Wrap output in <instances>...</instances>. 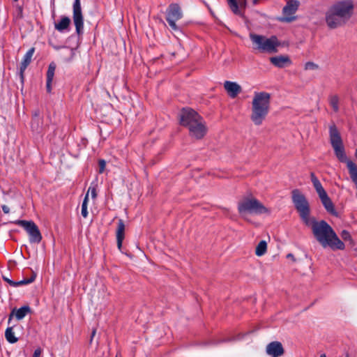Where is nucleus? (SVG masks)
Here are the masks:
<instances>
[{
    "mask_svg": "<svg viewBox=\"0 0 357 357\" xmlns=\"http://www.w3.org/2000/svg\"><path fill=\"white\" fill-rule=\"evenodd\" d=\"M292 202L299 213L303 222L310 227L315 239L323 248L329 247L333 250H343L344 243L340 239L332 227L325 220L317 221L314 218H310V208L305 196L298 189L291 192Z\"/></svg>",
    "mask_w": 357,
    "mask_h": 357,
    "instance_id": "nucleus-1",
    "label": "nucleus"
},
{
    "mask_svg": "<svg viewBox=\"0 0 357 357\" xmlns=\"http://www.w3.org/2000/svg\"><path fill=\"white\" fill-rule=\"evenodd\" d=\"M354 5L351 1H342L333 4L325 14L326 25L331 29L344 26L353 15Z\"/></svg>",
    "mask_w": 357,
    "mask_h": 357,
    "instance_id": "nucleus-2",
    "label": "nucleus"
},
{
    "mask_svg": "<svg viewBox=\"0 0 357 357\" xmlns=\"http://www.w3.org/2000/svg\"><path fill=\"white\" fill-rule=\"evenodd\" d=\"M180 124L188 129L190 137L202 139L207 132V127L203 117L191 108H183L180 114Z\"/></svg>",
    "mask_w": 357,
    "mask_h": 357,
    "instance_id": "nucleus-3",
    "label": "nucleus"
},
{
    "mask_svg": "<svg viewBox=\"0 0 357 357\" xmlns=\"http://www.w3.org/2000/svg\"><path fill=\"white\" fill-rule=\"evenodd\" d=\"M271 95L266 92L255 93L252 102L250 119L256 126H260L268 114Z\"/></svg>",
    "mask_w": 357,
    "mask_h": 357,
    "instance_id": "nucleus-4",
    "label": "nucleus"
},
{
    "mask_svg": "<svg viewBox=\"0 0 357 357\" xmlns=\"http://www.w3.org/2000/svg\"><path fill=\"white\" fill-rule=\"evenodd\" d=\"M250 38L252 43L253 49L261 53H276L278 52V47L280 45L279 40L275 36L267 38L262 35L250 33Z\"/></svg>",
    "mask_w": 357,
    "mask_h": 357,
    "instance_id": "nucleus-5",
    "label": "nucleus"
},
{
    "mask_svg": "<svg viewBox=\"0 0 357 357\" xmlns=\"http://www.w3.org/2000/svg\"><path fill=\"white\" fill-rule=\"evenodd\" d=\"M238 211L243 217L247 213L256 215L270 213V210L253 197H245L239 201Z\"/></svg>",
    "mask_w": 357,
    "mask_h": 357,
    "instance_id": "nucleus-6",
    "label": "nucleus"
},
{
    "mask_svg": "<svg viewBox=\"0 0 357 357\" xmlns=\"http://www.w3.org/2000/svg\"><path fill=\"white\" fill-rule=\"evenodd\" d=\"M183 13L178 3H171L166 11V20L171 29L174 31H178L179 28L176 24V22L181 19Z\"/></svg>",
    "mask_w": 357,
    "mask_h": 357,
    "instance_id": "nucleus-7",
    "label": "nucleus"
},
{
    "mask_svg": "<svg viewBox=\"0 0 357 357\" xmlns=\"http://www.w3.org/2000/svg\"><path fill=\"white\" fill-rule=\"evenodd\" d=\"M24 229L29 235L31 243H38L41 241L42 235L38 226L33 221L24 220Z\"/></svg>",
    "mask_w": 357,
    "mask_h": 357,
    "instance_id": "nucleus-8",
    "label": "nucleus"
},
{
    "mask_svg": "<svg viewBox=\"0 0 357 357\" xmlns=\"http://www.w3.org/2000/svg\"><path fill=\"white\" fill-rule=\"evenodd\" d=\"M73 22L76 32L80 34L84 26V19L82 13L80 0H75L73 3Z\"/></svg>",
    "mask_w": 357,
    "mask_h": 357,
    "instance_id": "nucleus-9",
    "label": "nucleus"
},
{
    "mask_svg": "<svg viewBox=\"0 0 357 357\" xmlns=\"http://www.w3.org/2000/svg\"><path fill=\"white\" fill-rule=\"evenodd\" d=\"M299 6V1L297 0H289L282 9L284 17L281 20L282 22H291L295 20L292 15L296 12Z\"/></svg>",
    "mask_w": 357,
    "mask_h": 357,
    "instance_id": "nucleus-10",
    "label": "nucleus"
},
{
    "mask_svg": "<svg viewBox=\"0 0 357 357\" xmlns=\"http://www.w3.org/2000/svg\"><path fill=\"white\" fill-rule=\"evenodd\" d=\"M228 6L231 12L241 17H244L243 10H245L248 6V0H240L238 3L237 0H227Z\"/></svg>",
    "mask_w": 357,
    "mask_h": 357,
    "instance_id": "nucleus-11",
    "label": "nucleus"
},
{
    "mask_svg": "<svg viewBox=\"0 0 357 357\" xmlns=\"http://www.w3.org/2000/svg\"><path fill=\"white\" fill-rule=\"evenodd\" d=\"M266 354L271 357H280L284 353V349L280 342L273 341L267 344Z\"/></svg>",
    "mask_w": 357,
    "mask_h": 357,
    "instance_id": "nucleus-12",
    "label": "nucleus"
},
{
    "mask_svg": "<svg viewBox=\"0 0 357 357\" xmlns=\"http://www.w3.org/2000/svg\"><path fill=\"white\" fill-rule=\"evenodd\" d=\"M224 88L231 98H235L242 91V88L238 84L231 81H225Z\"/></svg>",
    "mask_w": 357,
    "mask_h": 357,
    "instance_id": "nucleus-13",
    "label": "nucleus"
},
{
    "mask_svg": "<svg viewBox=\"0 0 357 357\" xmlns=\"http://www.w3.org/2000/svg\"><path fill=\"white\" fill-rule=\"evenodd\" d=\"M270 62L277 68H282L291 64V61L287 55H279L270 58Z\"/></svg>",
    "mask_w": 357,
    "mask_h": 357,
    "instance_id": "nucleus-14",
    "label": "nucleus"
},
{
    "mask_svg": "<svg viewBox=\"0 0 357 357\" xmlns=\"http://www.w3.org/2000/svg\"><path fill=\"white\" fill-rule=\"evenodd\" d=\"M116 236L117 247L119 250H121L122 248L123 241L125 237V224L123 220L121 219H119L118 221Z\"/></svg>",
    "mask_w": 357,
    "mask_h": 357,
    "instance_id": "nucleus-15",
    "label": "nucleus"
},
{
    "mask_svg": "<svg viewBox=\"0 0 357 357\" xmlns=\"http://www.w3.org/2000/svg\"><path fill=\"white\" fill-rule=\"evenodd\" d=\"M56 70V65L54 63H51L49 66L47 71V83H46V88L47 91L48 93L51 92L52 90V82L53 80L54 76V72Z\"/></svg>",
    "mask_w": 357,
    "mask_h": 357,
    "instance_id": "nucleus-16",
    "label": "nucleus"
},
{
    "mask_svg": "<svg viewBox=\"0 0 357 357\" xmlns=\"http://www.w3.org/2000/svg\"><path fill=\"white\" fill-rule=\"evenodd\" d=\"M70 20L68 17L63 16L61 20L55 24V29L59 32H63L67 30L70 26Z\"/></svg>",
    "mask_w": 357,
    "mask_h": 357,
    "instance_id": "nucleus-17",
    "label": "nucleus"
},
{
    "mask_svg": "<svg viewBox=\"0 0 357 357\" xmlns=\"http://www.w3.org/2000/svg\"><path fill=\"white\" fill-rule=\"evenodd\" d=\"M321 202L326 208V210L331 214H335V211L334 208V205L330 199V197L328 196V195L324 196L323 197L320 198Z\"/></svg>",
    "mask_w": 357,
    "mask_h": 357,
    "instance_id": "nucleus-18",
    "label": "nucleus"
},
{
    "mask_svg": "<svg viewBox=\"0 0 357 357\" xmlns=\"http://www.w3.org/2000/svg\"><path fill=\"white\" fill-rule=\"evenodd\" d=\"M267 250V243L265 241H261L256 247L255 255L257 256L264 255Z\"/></svg>",
    "mask_w": 357,
    "mask_h": 357,
    "instance_id": "nucleus-19",
    "label": "nucleus"
},
{
    "mask_svg": "<svg viewBox=\"0 0 357 357\" xmlns=\"http://www.w3.org/2000/svg\"><path fill=\"white\" fill-rule=\"evenodd\" d=\"M5 337L8 342L10 343H15L17 341V337H15V333L13 330V326L8 327L5 332Z\"/></svg>",
    "mask_w": 357,
    "mask_h": 357,
    "instance_id": "nucleus-20",
    "label": "nucleus"
},
{
    "mask_svg": "<svg viewBox=\"0 0 357 357\" xmlns=\"http://www.w3.org/2000/svg\"><path fill=\"white\" fill-rule=\"evenodd\" d=\"M35 52V48L31 47L24 55V70L29 65L31 61L33 54Z\"/></svg>",
    "mask_w": 357,
    "mask_h": 357,
    "instance_id": "nucleus-21",
    "label": "nucleus"
},
{
    "mask_svg": "<svg viewBox=\"0 0 357 357\" xmlns=\"http://www.w3.org/2000/svg\"><path fill=\"white\" fill-rule=\"evenodd\" d=\"M15 318L17 320L22 319V307L19 308L17 310H13L10 314L8 323L11 324L13 319Z\"/></svg>",
    "mask_w": 357,
    "mask_h": 357,
    "instance_id": "nucleus-22",
    "label": "nucleus"
},
{
    "mask_svg": "<svg viewBox=\"0 0 357 357\" xmlns=\"http://www.w3.org/2000/svg\"><path fill=\"white\" fill-rule=\"evenodd\" d=\"M28 272L30 273L31 276H29V278H24V284H30L36 279V273L30 268H27L26 271L24 272V275L27 274Z\"/></svg>",
    "mask_w": 357,
    "mask_h": 357,
    "instance_id": "nucleus-23",
    "label": "nucleus"
},
{
    "mask_svg": "<svg viewBox=\"0 0 357 357\" xmlns=\"http://www.w3.org/2000/svg\"><path fill=\"white\" fill-rule=\"evenodd\" d=\"M330 105L335 112L339 110V98L337 96L334 95L330 97Z\"/></svg>",
    "mask_w": 357,
    "mask_h": 357,
    "instance_id": "nucleus-24",
    "label": "nucleus"
},
{
    "mask_svg": "<svg viewBox=\"0 0 357 357\" xmlns=\"http://www.w3.org/2000/svg\"><path fill=\"white\" fill-rule=\"evenodd\" d=\"M40 123H41V120L38 116V114H35V116L34 118L32 120V122H31V128L33 130H36L37 132L39 131V129L40 128Z\"/></svg>",
    "mask_w": 357,
    "mask_h": 357,
    "instance_id": "nucleus-25",
    "label": "nucleus"
},
{
    "mask_svg": "<svg viewBox=\"0 0 357 357\" xmlns=\"http://www.w3.org/2000/svg\"><path fill=\"white\" fill-rule=\"evenodd\" d=\"M88 193L86 194L82 204V215L86 218L88 216L87 205H88Z\"/></svg>",
    "mask_w": 357,
    "mask_h": 357,
    "instance_id": "nucleus-26",
    "label": "nucleus"
},
{
    "mask_svg": "<svg viewBox=\"0 0 357 357\" xmlns=\"http://www.w3.org/2000/svg\"><path fill=\"white\" fill-rule=\"evenodd\" d=\"M97 188H98L97 182H92L88 189L87 192H86V193H88V195L89 194V192H91V197L93 199H95L97 197V192H96Z\"/></svg>",
    "mask_w": 357,
    "mask_h": 357,
    "instance_id": "nucleus-27",
    "label": "nucleus"
},
{
    "mask_svg": "<svg viewBox=\"0 0 357 357\" xmlns=\"http://www.w3.org/2000/svg\"><path fill=\"white\" fill-rule=\"evenodd\" d=\"M310 178L315 190H317L319 188L322 186L321 182L319 181V179L313 172H311Z\"/></svg>",
    "mask_w": 357,
    "mask_h": 357,
    "instance_id": "nucleus-28",
    "label": "nucleus"
},
{
    "mask_svg": "<svg viewBox=\"0 0 357 357\" xmlns=\"http://www.w3.org/2000/svg\"><path fill=\"white\" fill-rule=\"evenodd\" d=\"M340 236L344 241H351V236L350 233L347 230H342L340 233Z\"/></svg>",
    "mask_w": 357,
    "mask_h": 357,
    "instance_id": "nucleus-29",
    "label": "nucleus"
},
{
    "mask_svg": "<svg viewBox=\"0 0 357 357\" xmlns=\"http://www.w3.org/2000/svg\"><path fill=\"white\" fill-rule=\"evenodd\" d=\"M318 68H319V66L317 64H316L313 62H311V61L307 62L305 65V70H316Z\"/></svg>",
    "mask_w": 357,
    "mask_h": 357,
    "instance_id": "nucleus-30",
    "label": "nucleus"
},
{
    "mask_svg": "<svg viewBox=\"0 0 357 357\" xmlns=\"http://www.w3.org/2000/svg\"><path fill=\"white\" fill-rule=\"evenodd\" d=\"M105 167H106L105 161L102 159L99 160V161H98V167H99L98 172L100 174H102L104 172V171L105 169Z\"/></svg>",
    "mask_w": 357,
    "mask_h": 357,
    "instance_id": "nucleus-31",
    "label": "nucleus"
},
{
    "mask_svg": "<svg viewBox=\"0 0 357 357\" xmlns=\"http://www.w3.org/2000/svg\"><path fill=\"white\" fill-rule=\"evenodd\" d=\"M316 192H317V194L319 197V199L327 195V193H326V190H324V188H323V186H321V187L319 188L317 190H316Z\"/></svg>",
    "mask_w": 357,
    "mask_h": 357,
    "instance_id": "nucleus-32",
    "label": "nucleus"
},
{
    "mask_svg": "<svg viewBox=\"0 0 357 357\" xmlns=\"http://www.w3.org/2000/svg\"><path fill=\"white\" fill-rule=\"evenodd\" d=\"M3 279H4L6 281H7L8 283H10V284L14 285V286H15V285H21V284H22V280L19 281V282H13L12 280H10L8 279V278H5V277H3Z\"/></svg>",
    "mask_w": 357,
    "mask_h": 357,
    "instance_id": "nucleus-33",
    "label": "nucleus"
},
{
    "mask_svg": "<svg viewBox=\"0 0 357 357\" xmlns=\"http://www.w3.org/2000/svg\"><path fill=\"white\" fill-rule=\"evenodd\" d=\"M42 350L40 348H38L34 351V353L33 354L32 357H40Z\"/></svg>",
    "mask_w": 357,
    "mask_h": 357,
    "instance_id": "nucleus-34",
    "label": "nucleus"
},
{
    "mask_svg": "<svg viewBox=\"0 0 357 357\" xmlns=\"http://www.w3.org/2000/svg\"><path fill=\"white\" fill-rule=\"evenodd\" d=\"M29 313H31V308L28 305H24V317Z\"/></svg>",
    "mask_w": 357,
    "mask_h": 357,
    "instance_id": "nucleus-35",
    "label": "nucleus"
},
{
    "mask_svg": "<svg viewBox=\"0 0 357 357\" xmlns=\"http://www.w3.org/2000/svg\"><path fill=\"white\" fill-rule=\"evenodd\" d=\"M2 210L5 213H8L10 211L8 206L6 205L2 206Z\"/></svg>",
    "mask_w": 357,
    "mask_h": 357,
    "instance_id": "nucleus-36",
    "label": "nucleus"
},
{
    "mask_svg": "<svg viewBox=\"0 0 357 357\" xmlns=\"http://www.w3.org/2000/svg\"><path fill=\"white\" fill-rule=\"evenodd\" d=\"M287 259H291L293 261H296V259H295V257H294V255H293V254H291V253H289V254L287 255Z\"/></svg>",
    "mask_w": 357,
    "mask_h": 357,
    "instance_id": "nucleus-37",
    "label": "nucleus"
},
{
    "mask_svg": "<svg viewBox=\"0 0 357 357\" xmlns=\"http://www.w3.org/2000/svg\"><path fill=\"white\" fill-rule=\"evenodd\" d=\"M96 333V329L94 328L93 331H92V333H91V339H90V342L91 343L92 340H93V337L95 336Z\"/></svg>",
    "mask_w": 357,
    "mask_h": 357,
    "instance_id": "nucleus-38",
    "label": "nucleus"
},
{
    "mask_svg": "<svg viewBox=\"0 0 357 357\" xmlns=\"http://www.w3.org/2000/svg\"><path fill=\"white\" fill-rule=\"evenodd\" d=\"M19 76L22 79V66L19 68Z\"/></svg>",
    "mask_w": 357,
    "mask_h": 357,
    "instance_id": "nucleus-39",
    "label": "nucleus"
},
{
    "mask_svg": "<svg viewBox=\"0 0 357 357\" xmlns=\"http://www.w3.org/2000/svg\"><path fill=\"white\" fill-rule=\"evenodd\" d=\"M259 0H252V4L255 6L259 3Z\"/></svg>",
    "mask_w": 357,
    "mask_h": 357,
    "instance_id": "nucleus-40",
    "label": "nucleus"
},
{
    "mask_svg": "<svg viewBox=\"0 0 357 357\" xmlns=\"http://www.w3.org/2000/svg\"><path fill=\"white\" fill-rule=\"evenodd\" d=\"M320 357H326V355L325 354H323L320 356Z\"/></svg>",
    "mask_w": 357,
    "mask_h": 357,
    "instance_id": "nucleus-41",
    "label": "nucleus"
},
{
    "mask_svg": "<svg viewBox=\"0 0 357 357\" xmlns=\"http://www.w3.org/2000/svg\"><path fill=\"white\" fill-rule=\"evenodd\" d=\"M355 156H356V158H357V149L355 151Z\"/></svg>",
    "mask_w": 357,
    "mask_h": 357,
    "instance_id": "nucleus-42",
    "label": "nucleus"
},
{
    "mask_svg": "<svg viewBox=\"0 0 357 357\" xmlns=\"http://www.w3.org/2000/svg\"><path fill=\"white\" fill-rule=\"evenodd\" d=\"M18 224H20V225H22V220L18 221Z\"/></svg>",
    "mask_w": 357,
    "mask_h": 357,
    "instance_id": "nucleus-43",
    "label": "nucleus"
},
{
    "mask_svg": "<svg viewBox=\"0 0 357 357\" xmlns=\"http://www.w3.org/2000/svg\"><path fill=\"white\" fill-rule=\"evenodd\" d=\"M345 357H349V354H347Z\"/></svg>",
    "mask_w": 357,
    "mask_h": 357,
    "instance_id": "nucleus-44",
    "label": "nucleus"
},
{
    "mask_svg": "<svg viewBox=\"0 0 357 357\" xmlns=\"http://www.w3.org/2000/svg\"><path fill=\"white\" fill-rule=\"evenodd\" d=\"M14 1H17L18 0H13Z\"/></svg>",
    "mask_w": 357,
    "mask_h": 357,
    "instance_id": "nucleus-45",
    "label": "nucleus"
}]
</instances>
